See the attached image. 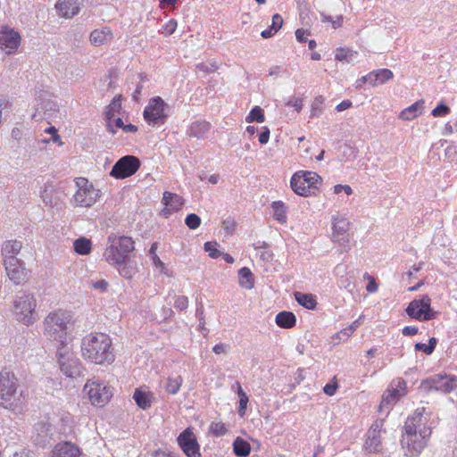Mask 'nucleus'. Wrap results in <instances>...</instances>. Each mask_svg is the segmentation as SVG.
<instances>
[{"label":"nucleus","mask_w":457,"mask_h":457,"mask_svg":"<svg viewBox=\"0 0 457 457\" xmlns=\"http://www.w3.org/2000/svg\"><path fill=\"white\" fill-rule=\"evenodd\" d=\"M81 353L85 360L95 364L112 363L114 354L112 349V339L104 333H90L81 341Z\"/></svg>","instance_id":"1"},{"label":"nucleus","mask_w":457,"mask_h":457,"mask_svg":"<svg viewBox=\"0 0 457 457\" xmlns=\"http://www.w3.org/2000/svg\"><path fill=\"white\" fill-rule=\"evenodd\" d=\"M72 317L71 312L62 309L49 312L43 321L44 336L48 340L64 346L72 325Z\"/></svg>","instance_id":"2"},{"label":"nucleus","mask_w":457,"mask_h":457,"mask_svg":"<svg viewBox=\"0 0 457 457\" xmlns=\"http://www.w3.org/2000/svg\"><path fill=\"white\" fill-rule=\"evenodd\" d=\"M18 379L7 370L0 372V404L6 409L15 410L24 398L23 391L20 390Z\"/></svg>","instance_id":"3"},{"label":"nucleus","mask_w":457,"mask_h":457,"mask_svg":"<svg viewBox=\"0 0 457 457\" xmlns=\"http://www.w3.org/2000/svg\"><path fill=\"white\" fill-rule=\"evenodd\" d=\"M37 299L29 290H19L13 299L12 312L15 319L26 326L37 320Z\"/></svg>","instance_id":"4"},{"label":"nucleus","mask_w":457,"mask_h":457,"mask_svg":"<svg viewBox=\"0 0 457 457\" xmlns=\"http://www.w3.org/2000/svg\"><path fill=\"white\" fill-rule=\"evenodd\" d=\"M110 245L106 246L104 257L109 264H119L129 259L134 251V241L129 237H109Z\"/></svg>","instance_id":"5"},{"label":"nucleus","mask_w":457,"mask_h":457,"mask_svg":"<svg viewBox=\"0 0 457 457\" xmlns=\"http://www.w3.org/2000/svg\"><path fill=\"white\" fill-rule=\"evenodd\" d=\"M74 183L76 192L71 203L79 207L88 208L93 206L99 198V189H96L86 178H76Z\"/></svg>","instance_id":"6"},{"label":"nucleus","mask_w":457,"mask_h":457,"mask_svg":"<svg viewBox=\"0 0 457 457\" xmlns=\"http://www.w3.org/2000/svg\"><path fill=\"white\" fill-rule=\"evenodd\" d=\"M169 105L160 96L153 97L145 107L143 116L152 126L162 125L168 118Z\"/></svg>","instance_id":"7"},{"label":"nucleus","mask_w":457,"mask_h":457,"mask_svg":"<svg viewBox=\"0 0 457 457\" xmlns=\"http://www.w3.org/2000/svg\"><path fill=\"white\" fill-rule=\"evenodd\" d=\"M426 432L427 430L415 434V432L403 429L401 444L408 457L420 455L426 447L428 440L430 437Z\"/></svg>","instance_id":"8"},{"label":"nucleus","mask_w":457,"mask_h":457,"mask_svg":"<svg viewBox=\"0 0 457 457\" xmlns=\"http://www.w3.org/2000/svg\"><path fill=\"white\" fill-rule=\"evenodd\" d=\"M84 393L94 406H104L112 396V388L104 382L97 380L87 381L84 386Z\"/></svg>","instance_id":"9"},{"label":"nucleus","mask_w":457,"mask_h":457,"mask_svg":"<svg viewBox=\"0 0 457 457\" xmlns=\"http://www.w3.org/2000/svg\"><path fill=\"white\" fill-rule=\"evenodd\" d=\"M421 387L428 392L450 393L457 388V377L450 375H434L421 382Z\"/></svg>","instance_id":"10"},{"label":"nucleus","mask_w":457,"mask_h":457,"mask_svg":"<svg viewBox=\"0 0 457 457\" xmlns=\"http://www.w3.org/2000/svg\"><path fill=\"white\" fill-rule=\"evenodd\" d=\"M431 299L423 295L420 299L412 300L406 308L409 317L419 320H430L436 317V312L430 307Z\"/></svg>","instance_id":"11"},{"label":"nucleus","mask_w":457,"mask_h":457,"mask_svg":"<svg viewBox=\"0 0 457 457\" xmlns=\"http://www.w3.org/2000/svg\"><path fill=\"white\" fill-rule=\"evenodd\" d=\"M139 167L140 162L136 156L125 155L115 162L110 175L115 179H122L135 174Z\"/></svg>","instance_id":"12"},{"label":"nucleus","mask_w":457,"mask_h":457,"mask_svg":"<svg viewBox=\"0 0 457 457\" xmlns=\"http://www.w3.org/2000/svg\"><path fill=\"white\" fill-rule=\"evenodd\" d=\"M407 394L406 382L403 378H397L392 381L390 387L383 395L379 405V411L385 408L387 411L403 396Z\"/></svg>","instance_id":"13"},{"label":"nucleus","mask_w":457,"mask_h":457,"mask_svg":"<svg viewBox=\"0 0 457 457\" xmlns=\"http://www.w3.org/2000/svg\"><path fill=\"white\" fill-rule=\"evenodd\" d=\"M430 414L426 412L425 407L417 408L414 413L408 417L403 429L416 433L427 430L426 434L431 435V428L428 425Z\"/></svg>","instance_id":"14"},{"label":"nucleus","mask_w":457,"mask_h":457,"mask_svg":"<svg viewBox=\"0 0 457 457\" xmlns=\"http://www.w3.org/2000/svg\"><path fill=\"white\" fill-rule=\"evenodd\" d=\"M333 240L337 242L344 251H348L351 248L350 234V221L344 217H333Z\"/></svg>","instance_id":"15"},{"label":"nucleus","mask_w":457,"mask_h":457,"mask_svg":"<svg viewBox=\"0 0 457 457\" xmlns=\"http://www.w3.org/2000/svg\"><path fill=\"white\" fill-rule=\"evenodd\" d=\"M58 363L61 371L69 378H77L82 374L80 361L70 352L58 353Z\"/></svg>","instance_id":"16"},{"label":"nucleus","mask_w":457,"mask_h":457,"mask_svg":"<svg viewBox=\"0 0 457 457\" xmlns=\"http://www.w3.org/2000/svg\"><path fill=\"white\" fill-rule=\"evenodd\" d=\"M177 442L187 457H201L199 444L190 428H186L179 435Z\"/></svg>","instance_id":"17"},{"label":"nucleus","mask_w":457,"mask_h":457,"mask_svg":"<svg viewBox=\"0 0 457 457\" xmlns=\"http://www.w3.org/2000/svg\"><path fill=\"white\" fill-rule=\"evenodd\" d=\"M382 421L375 422L371 425L367 432V439L364 444V448L369 453H381L383 445L381 442V434L386 432L382 428Z\"/></svg>","instance_id":"18"},{"label":"nucleus","mask_w":457,"mask_h":457,"mask_svg":"<svg viewBox=\"0 0 457 457\" xmlns=\"http://www.w3.org/2000/svg\"><path fill=\"white\" fill-rule=\"evenodd\" d=\"M6 274L15 285L21 284L27 278V270L20 259L4 260Z\"/></svg>","instance_id":"19"},{"label":"nucleus","mask_w":457,"mask_h":457,"mask_svg":"<svg viewBox=\"0 0 457 457\" xmlns=\"http://www.w3.org/2000/svg\"><path fill=\"white\" fill-rule=\"evenodd\" d=\"M21 44V36L12 29H4L0 31V49L11 54L15 52Z\"/></svg>","instance_id":"20"},{"label":"nucleus","mask_w":457,"mask_h":457,"mask_svg":"<svg viewBox=\"0 0 457 457\" xmlns=\"http://www.w3.org/2000/svg\"><path fill=\"white\" fill-rule=\"evenodd\" d=\"M80 5L79 0H58L55 8L60 16L71 19L79 12Z\"/></svg>","instance_id":"21"},{"label":"nucleus","mask_w":457,"mask_h":457,"mask_svg":"<svg viewBox=\"0 0 457 457\" xmlns=\"http://www.w3.org/2000/svg\"><path fill=\"white\" fill-rule=\"evenodd\" d=\"M52 457H84L80 449L72 443L57 444L52 451Z\"/></svg>","instance_id":"22"},{"label":"nucleus","mask_w":457,"mask_h":457,"mask_svg":"<svg viewBox=\"0 0 457 457\" xmlns=\"http://www.w3.org/2000/svg\"><path fill=\"white\" fill-rule=\"evenodd\" d=\"M59 106L56 102L52 100H43L37 109V112L33 115L36 119L37 116L40 119L52 120L57 116Z\"/></svg>","instance_id":"23"},{"label":"nucleus","mask_w":457,"mask_h":457,"mask_svg":"<svg viewBox=\"0 0 457 457\" xmlns=\"http://www.w3.org/2000/svg\"><path fill=\"white\" fill-rule=\"evenodd\" d=\"M303 170H299L295 172L290 180L292 190L301 196H309L311 195V187L306 186V179H303Z\"/></svg>","instance_id":"24"},{"label":"nucleus","mask_w":457,"mask_h":457,"mask_svg":"<svg viewBox=\"0 0 457 457\" xmlns=\"http://www.w3.org/2000/svg\"><path fill=\"white\" fill-rule=\"evenodd\" d=\"M22 243L18 240H7L4 242L2 246V254L4 260H10L12 258L18 259L17 255L21 252Z\"/></svg>","instance_id":"25"},{"label":"nucleus","mask_w":457,"mask_h":457,"mask_svg":"<svg viewBox=\"0 0 457 457\" xmlns=\"http://www.w3.org/2000/svg\"><path fill=\"white\" fill-rule=\"evenodd\" d=\"M112 38V33L111 29L107 27H104L101 29H95L90 33V42L96 46H101L107 42H110Z\"/></svg>","instance_id":"26"},{"label":"nucleus","mask_w":457,"mask_h":457,"mask_svg":"<svg viewBox=\"0 0 457 457\" xmlns=\"http://www.w3.org/2000/svg\"><path fill=\"white\" fill-rule=\"evenodd\" d=\"M423 109H424V101L419 100V101L415 102L414 104H412L411 105H410L409 107L403 109L401 112L399 118L403 120H411L415 119L416 117H418L419 115H420L423 112Z\"/></svg>","instance_id":"27"},{"label":"nucleus","mask_w":457,"mask_h":457,"mask_svg":"<svg viewBox=\"0 0 457 457\" xmlns=\"http://www.w3.org/2000/svg\"><path fill=\"white\" fill-rule=\"evenodd\" d=\"M211 124L204 120H197L194 121L189 129V135L198 139L204 138L205 135L210 131Z\"/></svg>","instance_id":"28"},{"label":"nucleus","mask_w":457,"mask_h":457,"mask_svg":"<svg viewBox=\"0 0 457 457\" xmlns=\"http://www.w3.org/2000/svg\"><path fill=\"white\" fill-rule=\"evenodd\" d=\"M162 204L168 212L179 210L184 204V200L177 194L164 192L162 196Z\"/></svg>","instance_id":"29"},{"label":"nucleus","mask_w":457,"mask_h":457,"mask_svg":"<svg viewBox=\"0 0 457 457\" xmlns=\"http://www.w3.org/2000/svg\"><path fill=\"white\" fill-rule=\"evenodd\" d=\"M153 394L149 391L142 389H136L133 398L137 404L143 410H146L152 405Z\"/></svg>","instance_id":"30"},{"label":"nucleus","mask_w":457,"mask_h":457,"mask_svg":"<svg viewBox=\"0 0 457 457\" xmlns=\"http://www.w3.org/2000/svg\"><path fill=\"white\" fill-rule=\"evenodd\" d=\"M275 321L280 328H290L295 325L296 319L293 312L284 311L277 314Z\"/></svg>","instance_id":"31"},{"label":"nucleus","mask_w":457,"mask_h":457,"mask_svg":"<svg viewBox=\"0 0 457 457\" xmlns=\"http://www.w3.org/2000/svg\"><path fill=\"white\" fill-rule=\"evenodd\" d=\"M233 452L238 457H247L251 453V445L247 441L237 436L233 442Z\"/></svg>","instance_id":"32"},{"label":"nucleus","mask_w":457,"mask_h":457,"mask_svg":"<svg viewBox=\"0 0 457 457\" xmlns=\"http://www.w3.org/2000/svg\"><path fill=\"white\" fill-rule=\"evenodd\" d=\"M295 298L300 305L308 310H314L316 308L317 302L312 294L295 292Z\"/></svg>","instance_id":"33"},{"label":"nucleus","mask_w":457,"mask_h":457,"mask_svg":"<svg viewBox=\"0 0 457 457\" xmlns=\"http://www.w3.org/2000/svg\"><path fill=\"white\" fill-rule=\"evenodd\" d=\"M239 285L245 289L253 287V275L249 268L243 267L238 270Z\"/></svg>","instance_id":"34"},{"label":"nucleus","mask_w":457,"mask_h":457,"mask_svg":"<svg viewBox=\"0 0 457 457\" xmlns=\"http://www.w3.org/2000/svg\"><path fill=\"white\" fill-rule=\"evenodd\" d=\"M114 265L118 266L119 274L127 279L132 278L134 275L137 273L136 265L132 262L129 261V259L124 261V262L122 263Z\"/></svg>","instance_id":"35"},{"label":"nucleus","mask_w":457,"mask_h":457,"mask_svg":"<svg viewBox=\"0 0 457 457\" xmlns=\"http://www.w3.org/2000/svg\"><path fill=\"white\" fill-rule=\"evenodd\" d=\"M183 383V378L181 376L178 375L175 377H169L164 385L165 391L170 395H176Z\"/></svg>","instance_id":"36"},{"label":"nucleus","mask_w":457,"mask_h":457,"mask_svg":"<svg viewBox=\"0 0 457 457\" xmlns=\"http://www.w3.org/2000/svg\"><path fill=\"white\" fill-rule=\"evenodd\" d=\"M36 430L38 431V434L34 439L35 443L45 447L49 443L47 426L45 423H39L37 425Z\"/></svg>","instance_id":"37"},{"label":"nucleus","mask_w":457,"mask_h":457,"mask_svg":"<svg viewBox=\"0 0 457 457\" xmlns=\"http://www.w3.org/2000/svg\"><path fill=\"white\" fill-rule=\"evenodd\" d=\"M74 250L79 254H87L91 250V241L86 237H79L73 243Z\"/></svg>","instance_id":"38"},{"label":"nucleus","mask_w":457,"mask_h":457,"mask_svg":"<svg viewBox=\"0 0 457 457\" xmlns=\"http://www.w3.org/2000/svg\"><path fill=\"white\" fill-rule=\"evenodd\" d=\"M357 53L349 48H337L336 50V60L345 62H352L356 57Z\"/></svg>","instance_id":"39"},{"label":"nucleus","mask_w":457,"mask_h":457,"mask_svg":"<svg viewBox=\"0 0 457 457\" xmlns=\"http://www.w3.org/2000/svg\"><path fill=\"white\" fill-rule=\"evenodd\" d=\"M273 217L278 221L283 223L287 220L286 207L281 201H276L272 203Z\"/></svg>","instance_id":"40"},{"label":"nucleus","mask_w":457,"mask_h":457,"mask_svg":"<svg viewBox=\"0 0 457 457\" xmlns=\"http://www.w3.org/2000/svg\"><path fill=\"white\" fill-rule=\"evenodd\" d=\"M372 73L376 86L378 84H383L393 78V72L388 69H379L373 71Z\"/></svg>","instance_id":"41"},{"label":"nucleus","mask_w":457,"mask_h":457,"mask_svg":"<svg viewBox=\"0 0 457 457\" xmlns=\"http://www.w3.org/2000/svg\"><path fill=\"white\" fill-rule=\"evenodd\" d=\"M245 121L251 123L253 121H256L258 123H262L264 121V114L263 111L260 106H254L245 118Z\"/></svg>","instance_id":"42"},{"label":"nucleus","mask_w":457,"mask_h":457,"mask_svg":"<svg viewBox=\"0 0 457 457\" xmlns=\"http://www.w3.org/2000/svg\"><path fill=\"white\" fill-rule=\"evenodd\" d=\"M303 179H306V186L311 187V194L314 193L317 188L316 183L320 179V177L316 172L303 171Z\"/></svg>","instance_id":"43"},{"label":"nucleus","mask_w":457,"mask_h":457,"mask_svg":"<svg viewBox=\"0 0 457 457\" xmlns=\"http://www.w3.org/2000/svg\"><path fill=\"white\" fill-rule=\"evenodd\" d=\"M218 69V65L214 62H201L196 65V71L203 73H212Z\"/></svg>","instance_id":"44"},{"label":"nucleus","mask_w":457,"mask_h":457,"mask_svg":"<svg viewBox=\"0 0 457 457\" xmlns=\"http://www.w3.org/2000/svg\"><path fill=\"white\" fill-rule=\"evenodd\" d=\"M185 223L190 229H195L200 226L201 219L195 213H190L186 217Z\"/></svg>","instance_id":"45"},{"label":"nucleus","mask_w":457,"mask_h":457,"mask_svg":"<svg viewBox=\"0 0 457 457\" xmlns=\"http://www.w3.org/2000/svg\"><path fill=\"white\" fill-rule=\"evenodd\" d=\"M116 112L112 110H110V108H107V110L104 112V120L106 121V128L107 130L112 133L115 134V129H113L112 120L115 118Z\"/></svg>","instance_id":"46"},{"label":"nucleus","mask_w":457,"mask_h":457,"mask_svg":"<svg viewBox=\"0 0 457 457\" xmlns=\"http://www.w3.org/2000/svg\"><path fill=\"white\" fill-rule=\"evenodd\" d=\"M50 140H53L54 142H58L60 140V136L55 132L52 137L49 138H43V139H34L32 142L29 143V145L30 147H40V145H46L49 143Z\"/></svg>","instance_id":"47"},{"label":"nucleus","mask_w":457,"mask_h":457,"mask_svg":"<svg viewBox=\"0 0 457 457\" xmlns=\"http://www.w3.org/2000/svg\"><path fill=\"white\" fill-rule=\"evenodd\" d=\"M188 306V298L184 295L175 296L174 307L179 311H184Z\"/></svg>","instance_id":"48"},{"label":"nucleus","mask_w":457,"mask_h":457,"mask_svg":"<svg viewBox=\"0 0 457 457\" xmlns=\"http://www.w3.org/2000/svg\"><path fill=\"white\" fill-rule=\"evenodd\" d=\"M449 112H450V108L446 104L441 103V104H437V106L432 110L431 114L434 117H441V116H445V115L448 114Z\"/></svg>","instance_id":"49"},{"label":"nucleus","mask_w":457,"mask_h":457,"mask_svg":"<svg viewBox=\"0 0 457 457\" xmlns=\"http://www.w3.org/2000/svg\"><path fill=\"white\" fill-rule=\"evenodd\" d=\"M210 430L215 436H222L227 432L225 425L221 422H212L210 426Z\"/></svg>","instance_id":"50"},{"label":"nucleus","mask_w":457,"mask_h":457,"mask_svg":"<svg viewBox=\"0 0 457 457\" xmlns=\"http://www.w3.org/2000/svg\"><path fill=\"white\" fill-rule=\"evenodd\" d=\"M248 401H249V398H248L246 393H240L238 414L241 417H243L245 413Z\"/></svg>","instance_id":"51"},{"label":"nucleus","mask_w":457,"mask_h":457,"mask_svg":"<svg viewBox=\"0 0 457 457\" xmlns=\"http://www.w3.org/2000/svg\"><path fill=\"white\" fill-rule=\"evenodd\" d=\"M51 192H52V190L47 187H45L44 189L40 192V196H41L43 202L46 205H50V206H52L54 204V200H53Z\"/></svg>","instance_id":"52"},{"label":"nucleus","mask_w":457,"mask_h":457,"mask_svg":"<svg viewBox=\"0 0 457 457\" xmlns=\"http://www.w3.org/2000/svg\"><path fill=\"white\" fill-rule=\"evenodd\" d=\"M370 84L373 87L376 86V82L374 80V77H373V73L372 71L370 72L369 74L361 77V79H359L357 81H356V87H361L362 84Z\"/></svg>","instance_id":"53"},{"label":"nucleus","mask_w":457,"mask_h":457,"mask_svg":"<svg viewBox=\"0 0 457 457\" xmlns=\"http://www.w3.org/2000/svg\"><path fill=\"white\" fill-rule=\"evenodd\" d=\"M204 250L209 253V256L216 259L220 255V252L215 248L212 242H206L204 246Z\"/></svg>","instance_id":"54"},{"label":"nucleus","mask_w":457,"mask_h":457,"mask_svg":"<svg viewBox=\"0 0 457 457\" xmlns=\"http://www.w3.org/2000/svg\"><path fill=\"white\" fill-rule=\"evenodd\" d=\"M107 108H110V110H112L116 113H119L121 109V96H115L112 99V103L107 106Z\"/></svg>","instance_id":"55"},{"label":"nucleus","mask_w":457,"mask_h":457,"mask_svg":"<svg viewBox=\"0 0 457 457\" xmlns=\"http://www.w3.org/2000/svg\"><path fill=\"white\" fill-rule=\"evenodd\" d=\"M282 24H283V19L281 17V15H279L278 13H276L272 16V24L270 26L271 29H274V31H278L281 27H282Z\"/></svg>","instance_id":"56"},{"label":"nucleus","mask_w":457,"mask_h":457,"mask_svg":"<svg viewBox=\"0 0 457 457\" xmlns=\"http://www.w3.org/2000/svg\"><path fill=\"white\" fill-rule=\"evenodd\" d=\"M416 351H421L425 353L426 354L429 355L433 353V347L431 345L423 344V343H417L414 345Z\"/></svg>","instance_id":"57"},{"label":"nucleus","mask_w":457,"mask_h":457,"mask_svg":"<svg viewBox=\"0 0 457 457\" xmlns=\"http://www.w3.org/2000/svg\"><path fill=\"white\" fill-rule=\"evenodd\" d=\"M287 105L294 107L297 112H300L303 107V101L300 98L293 97L287 103Z\"/></svg>","instance_id":"58"},{"label":"nucleus","mask_w":457,"mask_h":457,"mask_svg":"<svg viewBox=\"0 0 457 457\" xmlns=\"http://www.w3.org/2000/svg\"><path fill=\"white\" fill-rule=\"evenodd\" d=\"M270 133V129L267 127H264L262 131L259 135V142L262 145H265L269 142Z\"/></svg>","instance_id":"59"},{"label":"nucleus","mask_w":457,"mask_h":457,"mask_svg":"<svg viewBox=\"0 0 457 457\" xmlns=\"http://www.w3.org/2000/svg\"><path fill=\"white\" fill-rule=\"evenodd\" d=\"M337 384H331V383H328L327 384L324 388H323V391L326 395H334L336 391H337Z\"/></svg>","instance_id":"60"},{"label":"nucleus","mask_w":457,"mask_h":457,"mask_svg":"<svg viewBox=\"0 0 457 457\" xmlns=\"http://www.w3.org/2000/svg\"><path fill=\"white\" fill-rule=\"evenodd\" d=\"M352 105L353 104L350 100H344L336 106V110L340 112L349 109L350 107H352Z\"/></svg>","instance_id":"61"},{"label":"nucleus","mask_w":457,"mask_h":457,"mask_svg":"<svg viewBox=\"0 0 457 457\" xmlns=\"http://www.w3.org/2000/svg\"><path fill=\"white\" fill-rule=\"evenodd\" d=\"M92 285H93V287H95L96 289H99L102 292L106 291V289L108 287V283L104 279L97 280V281L94 282Z\"/></svg>","instance_id":"62"},{"label":"nucleus","mask_w":457,"mask_h":457,"mask_svg":"<svg viewBox=\"0 0 457 457\" xmlns=\"http://www.w3.org/2000/svg\"><path fill=\"white\" fill-rule=\"evenodd\" d=\"M260 258L264 262H271L273 259V253L270 250H263L260 252Z\"/></svg>","instance_id":"63"},{"label":"nucleus","mask_w":457,"mask_h":457,"mask_svg":"<svg viewBox=\"0 0 457 457\" xmlns=\"http://www.w3.org/2000/svg\"><path fill=\"white\" fill-rule=\"evenodd\" d=\"M418 333V328L414 326H406L403 329V334L404 336H414Z\"/></svg>","instance_id":"64"}]
</instances>
